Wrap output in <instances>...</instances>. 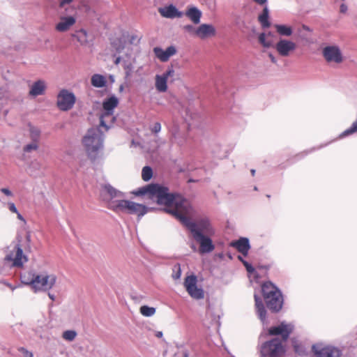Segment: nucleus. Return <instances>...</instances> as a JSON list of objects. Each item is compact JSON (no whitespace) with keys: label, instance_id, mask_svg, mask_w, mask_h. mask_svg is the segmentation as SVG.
<instances>
[{"label":"nucleus","instance_id":"nucleus-51","mask_svg":"<svg viewBox=\"0 0 357 357\" xmlns=\"http://www.w3.org/2000/svg\"><path fill=\"white\" fill-rule=\"evenodd\" d=\"M16 214H17V218L20 220L25 222V219L23 218V216L19 212H17Z\"/></svg>","mask_w":357,"mask_h":357},{"label":"nucleus","instance_id":"nucleus-63","mask_svg":"<svg viewBox=\"0 0 357 357\" xmlns=\"http://www.w3.org/2000/svg\"><path fill=\"white\" fill-rule=\"evenodd\" d=\"M183 357H188V354L186 352L183 354Z\"/></svg>","mask_w":357,"mask_h":357},{"label":"nucleus","instance_id":"nucleus-40","mask_svg":"<svg viewBox=\"0 0 357 357\" xmlns=\"http://www.w3.org/2000/svg\"><path fill=\"white\" fill-rule=\"evenodd\" d=\"M123 68L125 70V73H126V77H130L132 74V69H133V66H132V63H126L125 61Z\"/></svg>","mask_w":357,"mask_h":357},{"label":"nucleus","instance_id":"nucleus-41","mask_svg":"<svg viewBox=\"0 0 357 357\" xmlns=\"http://www.w3.org/2000/svg\"><path fill=\"white\" fill-rule=\"evenodd\" d=\"M173 271H174V273L172 274V278L174 280L179 279L181 275L180 265L177 264V265L174 266Z\"/></svg>","mask_w":357,"mask_h":357},{"label":"nucleus","instance_id":"nucleus-20","mask_svg":"<svg viewBox=\"0 0 357 357\" xmlns=\"http://www.w3.org/2000/svg\"><path fill=\"white\" fill-rule=\"evenodd\" d=\"M153 52L158 59L165 62L168 61L170 56L176 54V50L174 46H169L165 50L161 47H156L153 48Z\"/></svg>","mask_w":357,"mask_h":357},{"label":"nucleus","instance_id":"nucleus-28","mask_svg":"<svg viewBox=\"0 0 357 357\" xmlns=\"http://www.w3.org/2000/svg\"><path fill=\"white\" fill-rule=\"evenodd\" d=\"M200 118V114L192 107L185 109V120L189 125L192 124L194 121Z\"/></svg>","mask_w":357,"mask_h":357},{"label":"nucleus","instance_id":"nucleus-5","mask_svg":"<svg viewBox=\"0 0 357 357\" xmlns=\"http://www.w3.org/2000/svg\"><path fill=\"white\" fill-rule=\"evenodd\" d=\"M27 261L28 257L19 244L9 247L3 259L4 266L9 268H22Z\"/></svg>","mask_w":357,"mask_h":357},{"label":"nucleus","instance_id":"nucleus-57","mask_svg":"<svg viewBox=\"0 0 357 357\" xmlns=\"http://www.w3.org/2000/svg\"><path fill=\"white\" fill-rule=\"evenodd\" d=\"M294 348H295V351L298 353H299V350H298V347L297 346H294Z\"/></svg>","mask_w":357,"mask_h":357},{"label":"nucleus","instance_id":"nucleus-50","mask_svg":"<svg viewBox=\"0 0 357 357\" xmlns=\"http://www.w3.org/2000/svg\"><path fill=\"white\" fill-rule=\"evenodd\" d=\"M268 57L272 63H277L276 57L272 53L268 54Z\"/></svg>","mask_w":357,"mask_h":357},{"label":"nucleus","instance_id":"nucleus-54","mask_svg":"<svg viewBox=\"0 0 357 357\" xmlns=\"http://www.w3.org/2000/svg\"><path fill=\"white\" fill-rule=\"evenodd\" d=\"M302 29H303V30L307 31H311L310 28L309 26H306V25H303V26H302Z\"/></svg>","mask_w":357,"mask_h":357},{"label":"nucleus","instance_id":"nucleus-23","mask_svg":"<svg viewBox=\"0 0 357 357\" xmlns=\"http://www.w3.org/2000/svg\"><path fill=\"white\" fill-rule=\"evenodd\" d=\"M172 139V142L178 146H182L185 141V136L183 132H181L177 126H174L171 130Z\"/></svg>","mask_w":357,"mask_h":357},{"label":"nucleus","instance_id":"nucleus-32","mask_svg":"<svg viewBox=\"0 0 357 357\" xmlns=\"http://www.w3.org/2000/svg\"><path fill=\"white\" fill-rule=\"evenodd\" d=\"M72 36L76 38L81 45H86L88 43V35L84 29H79L75 31Z\"/></svg>","mask_w":357,"mask_h":357},{"label":"nucleus","instance_id":"nucleus-49","mask_svg":"<svg viewBox=\"0 0 357 357\" xmlns=\"http://www.w3.org/2000/svg\"><path fill=\"white\" fill-rule=\"evenodd\" d=\"M73 0H61L60 1V6L63 7L66 4L70 3Z\"/></svg>","mask_w":357,"mask_h":357},{"label":"nucleus","instance_id":"nucleus-15","mask_svg":"<svg viewBox=\"0 0 357 357\" xmlns=\"http://www.w3.org/2000/svg\"><path fill=\"white\" fill-rule=\"evenodd\" d=\"M294 329L291 324L282 322L279 325L271 327L268 333L271 335H281L283 341H286Z\"/></svg>","mask_w":357,"mask_h":357},{"label":"nucleus","instance_id":"nucleus-42","mask_svg":"<svg viewBox=\"0 0 357 357\" xmlns=\"http://www.w3.org/2000/svg\"><path fill=\"white\" fill-rule=\"evenodd\" d=\"M19 351L23 354L24 357H33V354L24 347H20Z\"/></svg>","mask_w":357,"mask_h":357},{"label":"nucleus","instance_id":"nucleus-21","mask_svg":"<svg viewBox=\"0 0 357 357\" xmlns=\"http://www.w3.org/2000/svg\"><path fill=\"white\" fill-rule=\"evenodd\" d=\"M231 245L235 248L243 256H246L250 248L249 240L247 238H241L238 241L231 243Z\"/></svg>","mask_w":357,"mask_h":357},{"label":"nucleus","instance_id":"nucleus-33","mask_svg":"<svg viewBox=\"0 0 357 357\" xmlns=\"http://www.w3.org/2000/svg\"><path fill=\"white\" fill-rule=\"evenodd\" d=\"M258 40L259 43L266 48H269L271 47H274L275 45H273V42L271 39L269 38H267V33H261L258 36Z\"/></svg>","mask_w":357,"mask_h":357},{"label":"nucleus","instance_id":"nucleus-1","mask_svg":"<svg viewBox=\"0 0 357 357\" xmlns=\"http://www.w3.org/2000/svg\"><path fill=\"white\" fill-rule=\"evenodd\" d=\"M137 196L148 195L156 199L160 205L165 206V211L178 219L190 231L192 238L199 244L200 254L211 252L215 246L211 236L215 231L206 218L197 221L190 220L188 216L193 213V208L188 200L178 194L169 192V189L159 184H149L133 192Z\"/></svg>","mask_w":357,"mask_h":357},{"label":"nucleus","instance_id":"nucleus-3","mask_svg":"<svg viewBox=\"0 0 357 357\" xmlns=\"http://www.w3.org/2000/svg\"><path fill=\"white\" fill-rule=\"evenodd\" d=\"M119 99L112 95L105 98L102 102V109L100 116V127L104 128L105 131H107L112 126L116 117L114 115V109L119 105Z\"/></svg>","mask_w":357,"mask_h":357},{"label":"nucleus","instance_id":"nucleus-8","mask_svg":"<svg viewBox=\"0 0 357 357\" xmlns=\"http://www.w3.org/2000/svg\"><path fill=\"white\" fill-rule=\"evenodd\" d=\"M113 56L115 57L114 63L118 65L122 60L130 58L132 50L130 45L125 43L121 39H116L111 43Z\"/></svg>","mask_w":357,"mask_h":357},{"label":"nucleus","instance_id":"nucleus-7","mask_svg":"<svg viewBox=\"0 0 357 357\" xmlns=\"http://www.w3.org/2000/svg\"><path fill=\"white\" fill-rule=\"evenodd\" d=\"M116 213H125L131 215H137L141 218L148 212V208L141 204L122 198L114 211Z\"/></svg>","mask_w":357,"mask_h":357},{"label":"nucleus","instance_id":"nucleus-34","mask_svg":"<svg viewBox=\"0 0 357 357\" xmlns=\"http://www.w3.org/2000/svg\"><path fill=\"white\" fill-rule=\"evenodd\" d=\"M155 308L148 305H142L139 309L140 313L144 317H152L155 313Z\"/></svg>","mask_w":357,"mask_h":357},{"label":"nucleus","instance_id":"nucleus-13","mask_svg":"<svg viewBox=\"0 0 357 357\" xmlns=\"http://www.w3.org/2000/svg\"><path fill=\"white\" fill-rule=\"evenodd\" d=\"M184 287L188 294L194 299L199 300L204 297V291L202 287L197 286V278L191 275L185 278Z\"/></svg>","mask_w":357,"mask_h":357},{"label":"nucleus","instance_id":"nucleus-19","mask_svg":"<svg viewBox=\"0 0 357 357\" xmlns=\"http://www.w3.org/2000/svg\"><path fill=\"white\" fill-rule=\"evenodd\" d=\"M216 30L214 26L209 24H202L197 27V37L200 39H206L214 36Z\"/></svg>","mask_w":357,"mask_h":357},{"label":"nucleus","instance_id":"nucleus-9","mask_svg":"<svg viewBox=\"0 0 357 357\" xmlns=\"http://www.w3.org/2000/svg\"><path fill=\"white\" fill-rule=\"evenodd\" d=\"M283 353L282 341L278 337L264 342L260 348L261 357H280Z\"/></svg>","mask_w":357,"mask_h":357},{"label":"nucleus","instance_id":"nucleus-61","mask_svg":"<svg viewBox=\"0 0 357 357\" xmlns=\"http://www.w3.org/2000/svg\"><path fill=\"white\" fill-rule=\"evenodd\" d=\"M26 239H27V241H30V236H29V235H27V236H26Z\"/></svg>","mask_w":357,"mask_h":357},{"label":"nucleus","instance_id":"nucleus-11","mask_svg":"<svg viewBox=\"0 0 357 357\" xmlns=\"http://www.w3.org/2000/svg\"><path fill=\"white\" fill-rule=\"evenodd\" d=\"M36 278L37 280L35 281L33 289L36 292L49 291L54 286L56 281V276L55 275L46 273L38 274Z\"/></svg>","mask_w":357,"mask_h":357},{"label":"nucleus","instance_id":"nucleus-47","mask_svg":"<svg viewBox=\"0 0 357 357\" xmlns=\"http://www.w3.org/2000/svg\"><path fill=\"white\" fill-rule=\"evenodd\" d=\"M0 190L1 192H3L6 196H8V197L13 196V192L8 188H1Z\"/></svg>","mask_w":357,"mask_h":357},{"label":"nucleus","instance_id":"nucleus-48","mask_svg":"<svg viewBox=\"0 0 357 357\" xmlns=\"http://www.w3.org/2000/svg\"><path fill=\"white\" fill-rule=\"evenodd\" d=\"M252 1L259 6H266L268 0H252Z\"/></svg>","mask_w":357,"mask_h":357},{"label":"nucleus","instance_id":"nucleus-43","mask_svg":"<svg viewBox=\"0 0 357 357\" xmlns=\"http://www.w3.org/2000/svg\"><path fill=\"white\" fill-rule=\"evenodd\" d=\"M163 76L165 77L168 79L169 77H172L174 75V70L172 68H169L163 74H162Z\"/></svg>","mask_w":357,"mask_h":357},{"label":"nucleus","instance_id":"nucleus-55","mask_svg":"<svg viewBox=\"0 0 357 357\" xmlns=\"http://www.w3.org/2000/svg\"><path fill=\"white\" fill-rule=\"evenodd\" d=\"M156 336L158 337H161L162 336V333L161 331L158 332Z\"/></svg>","mask_w":357,"mask_h":357},{"label":"nucleus","instance_id":"nucleus-31","mask_svg":"<svg viewBox=\"0 0 357 357\" xmlns=\"http://www.w3.org/2000/svg\"><path fill=\"white\" fill-rule=\"evenodd\" d=\"M92 86L96 88L104 87L107 84L106 78L100 74H94L91 79Z\"/></svg>","mask_w":357,"mask_h":357},{"label":"nucleus","instance_id":"nucleus-12","mask_svg":"<svg viewBox=\"0 0 357 357\" xmlns=\"http://www.w3.org/2000/svg\"><path fill=\"white\" fill-rule=\"evenodd\" d=\"M76 101L75 96L67 89H62L57 95L56 105L61 111L71 109Z\"/></svg>","mask_w":357,"mask_h":357},{"label":"nucleus","instance_id":"nucleus-18","mask_svg":"<svg viewBox=\"0 0 357 357\" xmlns=\"http://www.w3.org/2000/svg\"><path fill=\"white\" fill-rule=\"evenodd\" d=\"M76 22V18L74 16H61L59 22L56 24L55 29L59 32H66L68 31Z\"/></svg>","mask_w":357,"mask_h":357},{"label":"nucleus","instance_id":"nucleus-44","mask_svg":"<svg viewBox=\"0 0 357 357\" xmlns=\"http://www.w3.org/2000/svg\"><path fill=\"white\" fill-rule=\"evenodd\" d=\"M7 206H8V208L9 209V211L13 213H17L18 212L15 205L14 203L13 202H8L7 204Z\"/></svg>","mask_w":357,"mask_h":357},{"label":"nucleus","instance_id":"nucleus-16","mask_svg":"<svg viewBox=\"0 0 357 357\" xmlns=\"http://www.w3.org/2000/svg\"><path fill=\"white\" fill-rule=\"evenodd\" d=\"M312 351L317 357H340V351L333 347H323L321 344L312 346Z\"/></svg>","mask_w":357,"mask_h":357},{"label":"nucleus","instance_id":"nucleus-39","mask_svg":"<svg viewBox=\"0 0 357 357\" xmlns=\"http://www.w3.org/2000/svg\"><path fill=\"white\" fill-rule=\"evenodd\" d=\"M38 147L37 142L33 141L31 144H29L24 147V151L25 152H31L32 151L36 150Z\"/></svg>","mask_w":357,"mask_h":357},{"label":"nucleus","instance_id":"nucleus-22","mask_svg":"<svg viewBox=\"0 0 357 357\" xmlns=\"http://www.w3.org/2000/svg\"><path fill=\"white\" fill-rule=\"evenodd\" d=\"M185 15L195 24H198L200 22L202 16V13L197 7L191 6L188 8L185 13Z\"/></svg>","mask_w":357,"mask_h":357},{"label":"nucleus","instance_id":"nucleus-56","mask_svg":"<svg viewBox=\"0 0 357 357\" xmlns=\"http://www.w3.org/2000/svg\"><path fill=\"white\" fill-rule=\"evenodd\" d=\"M266 33H267V38L273 36V33L271 31H269V32H268Z\"/></svg>","mask_w":357,"mask_h":357},{"label":"nucleus","instance_id":"nucleus-14","mask_svg":"<svg viewBox=\"0 0 357 357\" xmlns=\"http://www.w3.org/2000/svg\"><path fill=\"white\" fill-rule=\"evenodd\" d=\"M274 48L280 56L288 57L296 51L297 44L289 39L280 38L275 44Z\"/></svg>","mask_w":357,"mask_h":357},{"label":"nucleus","instance_id":"nucleus-45","mask_svg":"<svg viewBox=\"0 0 357 357\" xmlns=\"http://www.w3.org/2000/svg\"><path fill=\"white\" fill-rule=\"evenodd\" d=\"M243 264L248 273H251L255 271V268L248 261H243Z\"/></svg>","mask_w":357,"mask_h":357},{"label":"nucleus","instance_id":"nucleus-4","mask_svg":"<svg viewBox=\"0 0 357 357\" xmlns=\"http://www.w3.org/2000/svg\"><path fill=\"white\" fill-rule=\"evenodd\" d=\"M261 290L268 307L273 311H279L282 306V297L280 290L270 282H265Z\"/></svg>","mask_w":357,"mask_h":357},{"label":"nucleus","instance_id":"nucleus-36","mask_svg":"<svg viewBox=\"0 0 357 357\" xmlns=\"http://www.w3.org/2000/svg\"><path fill=\"white\" fill-rule=\"evenodd\" d=\"M184 32L187 33L191 36L197 37V27H195L192 24H186L182 27Z\"/></svg>","mask_w":357,"mask_h":357},{"label":"nucleus","instance_id":"nucleus-30","mask_svg":"<svg viewBox=\"0 0 357 357\" xmlns=\"http://www.w3.org/2000/svg\"><path fill=\"white\" fill-rule=\"evenodd\" d=\"M269 18V10L266 6L263 8L261 13L258 17V20L260 22L261 26L268 28L271 26V23L268 20Z\"/></svg>","mask_w":357,"mask_h":357},{"label":"nucleus","instance_id":"nucleus-53","mask_svg":"<svg viewBox=\"0 0 357 357\" xmlns=\"http://www.w3.org/2000/svg\"><path fill=\"white\" fill-rule=\"evenodd\" d=\"M48 296H49V298H50L52 301H55V299H56V296H55V295H54V294H51V293H50V292L48 293Z\"/></svg>","mask_w":357,"mask_h":357},{"label":"nucleus","instance_id":"nucleus-6","mask_svg":"<svg viewBox=\"0 0 357 357\" xmlns=\"http://www.w3.org/2000/svg\"><path fill=\"white\" fill-rule=\"evenodd\" d=\"M100 197L107 207L114 211L119 201L123 198V194L110 184L105 183L101 185Z\"/></svg>","mask_w":357,"mask_h":357},{"label":"nucleus","instance_id":"nucleus-35","mask_svg":"<svg viewBox=\"0 0 357 357\" xmlns=\"http://www.w3.org/2000/svg\"><path fill=\"white\" fill-rule=\"evenodd\" d=\"M77 336V333L74 330H67L62 333L63 339L68 342H73Z\"/></svg>","mask_w":357,"mask_h":357},{"label":"nucleus","instance_id":"nucleus-29","mask_svg":"<svg viewBox=\"0 0 357 357\" xmlns=\"http://www.w3.org/2000/svg\"><path fill=\"white\" fill-rule=\"evenodd\" d=\"M155 89L159 92H165L167 89V79L162 75H155Z\"/></svg>","mask_w":357,"mask_h":357},{"label":"nucleus","instance_id":"nucleus-10","mask_svg":"<svg viewBox=\"0 0 357 357\" xmlns=\"http://www.w3.org/2000/svg\"><path fill=\"white\" fill-rule=\"evenodd\" d=\"M322 56L328 63L340 64L344 61V56L337 45H328L322 48Z\"/></svg>","mask_w":357,"mask_h":357},{"label":"nucleus","instance_id":"nucleus-37","mask_svg":"<svg viewBox=\"0 0 357 357\" xmlns=\"http://www.w3.org/2000/svg\"><path fill=\"white\" fill-rule=\"evenodd\" d=\"M153 175L152 169L150 167L146 166L143 167L142 171V179L145 181H149Z\"/></svg>","mask_w":357,"mask_h":357},{"label":"nucleus","instance_id":"nucleus-60","mask_svg":"<svg viewBox=\"0 0 357 357\" xmlns=\"http://www.w3.org/2000/svg\"><path fill=\"white\" fill-rule=\"evenodd\" d=\"M238 259H239V260H241L242 262H243V261H245L241 256H238Z\"/></svg>","mask_w":357,"mask_h":357},{"label":"nucleus","instance_id":"nucleus-62","mask_svg":"<svg viewBox=\"0 0 357 357\" xmlns=\"http://www.w3.org/2000/svg\"><path fill=\"white\" fill-rule=\"evenodd\" d=\"M8 286L9 287H10L12 290H14V289H15V287H13L10 284H8Z\"/></svg>","mask_w":357,"mask_h":357},{"label":"nucleus","instance_id":"nucleus-24","mask_svg":"<svg viewBox=\"0 0 357 357\" xmlns=\"http://www.w3.org/2000/svg\"><path fill=\"white\" fill-rule=\"evenodd\" d=\"M45 88V82L43 80H38L32 84L29 94L34 97L42 95L44 93Z\"/></svg>","mask_w":357,"mask_h":357},{"label":"nucleus","instance_id":"nucleus-17","mask_svg":"<svg viewBox=\"0 0 357 357\" xmlns=\"http://www.w3.org/2000/svg\"><path fill=\"white\" fill-rule=\"evenodd\" d=\"M158 13L162 17L168 19L181 18L184 15L172 4L159 8Z\"/></svg>","mask_w":357,"mask_h":357},{"label":"nucleus","instance_id":"nucleus-58","mask_svg":"<svg viewBox=\"0 0 357 357\" xmlns=\"http://www.w3.org/2000/svg\"><path fill=\"white\" fill-rule=\"evenodd\" d=\"M251 174H252V176H254L255 174V169H252L251 170Z\"/></svg>","mask_w":357,"mask_h":357},{"label":"nucleus","instance_id":"nucleus-46","mask_svg":"<svg viewBox=\"0 0 357 357\" xmlns=\"http://www.w3.org/2000/svg\"><path fill=\"white\" fill-rule=\"evenodd\" d=\"M160 130H161V125L160 123L157 122L153 126L152 132H153L155 133H158L160 131Z\"/></svg>","mask_w":357,"mask_h":357},{"label":"nucleus","instance_id":"nucleus-26","mask_svg":"<svg viewBox=\"0 0 357 357\" xmlns=\"http://www.w3.org/2000/svg\"><path fill=\"white\" fill-rule=\"evenodd\" d=\"M255 307L258 315V317L264 323L266 317V310L262 303L261 299L257 295L255 294Z\"/></svg>","mask_w":357,"mask_h":357},{"label":"nucleus","instance_id":"nucleus-2","mask_svg":"<svg viewBox=\"0 0 357 357\" xmlns=\"http://www.w3.org/2000/svg\"><path fill=\"white\" fill-rule=\"evenodd\" d=\"M102 127L89 129L82 139V144L89 158L96 160L99 151L103 148L104 134Z\"/></svg>","mask_w":357,"mask_h":357},{"label":"nucleus","instance_id":"nucleus-38","mask_svg":"<svg viewBox=\"0 0 357 357\" xmlns=\"http://www.w3.org/2000/svg\"><path fill=\"white\" fill-rule=\"evenodd\" d=\"M29 132H30V137H31L32 141L38 142L39 137H40V134L39 129H38L37 128H35L33 126H31L29 128Z\"/></svg>","mask_w":357,"mask_h":357},{"label":"nucleus","instance_id":"nucleus-25","mask_svg":"<svg viewBox=\"0 0 357 357\" xmlns=\"http://www.w3.org/2000/svg\"><path fill=\"white\" fill-rule=\"evenodd\" d=\"M38 274L34 273L31 271H24L21 274L20 279L22 283L30 285L33 289L35 281H36Z\"/></svg>","mask_w":357,"mask_h":357},{"label":"nucleus","instance_id":"nucleus-59","mask_svg":"<svg viewBox=\"0 0 357 357\" xmlns=\"http://www.w3.org/2000/svg\"><path fill=\"white\" fill-rule=\"evenodd\" d=\"M191 248L193 249L194 251L197 250V248L195 245H192Z\"/></svg>","mask_w":357,"mask_h":357},{"label":"nucleus","instance_id":"nucleus-52","mask_svg":"<svg viewBox=\"0 0 357 357\" xmlns=\"http://www.w3.org/2000/svg\"><path fill=\"white\" fill-rule=\"evenodd\" d=\"M347 10V7L344 4H342L340 6V11L342 13H344V12H346Z\"/></svg>","mask_w":357,"mask_h":357},{"label":"nucleus","instance_id":"nucleus-27","mask_svg":"<svg viewBox=\"0 0 357 357\" xmlns=\"http://www.w3.org/2000/svg\"><path fill=\"white\" fill-rule=\"evenodd\" d=\"M276 32L281 36L289 37L293 34V28L286 24H276L274 25Z\"/></svg>","mask_w":357,"mask_h":357}]
</instances>
